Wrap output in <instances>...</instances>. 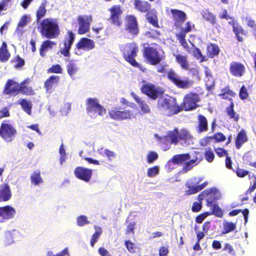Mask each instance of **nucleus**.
<instances>
[{
    "instance_id": "obj_1",
    "label": "nucleus",
    "mask_w": 256,
    "mask_h": 256,
    "mask_svg": "<svg viewBox=\"0 0 256 256\" xmlns=\"http://www.w3.org/2000/svg\"><path fill=\"white\" fill-rule=\"evenodd\" d=\"M120 50L124 59L130 65L139 68L143 72L146 70V68H143L135 60L139 50L138 46L136 43L132 42L126 43L125 44L120 45Z\"/></svg>"
},
{
    "instance_id": "obj_2",
    "label": "nucleus",
    "mask_w": 256,
    "mask_h": 256,
    "mask_svg": "<svg viewBox=\"0 0 256 256\" xmlns=\"http://www.w3.org/2000/svg\"><path fill=\"white\" fill-rule=\"evenodd\" d=\"M42 36L49 39L55 38L60 34L58 23L56 19L46 18L38 24Z\"/></svg>"
},
{
    "instance_id": "obj_3",
    "label": "nucleus",
    "mask_w": 256,
    "mask_h": 256,
    "mask_svg": "<svg viewBox=\"0 0 256 256\" xmlns=\"http://www.w3.org/2000/svg\"><path fill=\"white\" fill-rule=\"evenodd\" d=\"M158 106L168 116L176 114L182 110V107L178 104L176 99L172 97L158 100Z\"/></svg>"
},
{
    "instance_id": "obj_4",
    "label": "nucleus",
    "mask_w": 256,
    "mask_h": 256,
    "mask_svg": "<svg viewBox=\"0 0 256 256\" xmlns=\"http://www.w3.org/2000/svg\"><path fill=\"white\" fill-rule=\"evenodd\" d=\"M86 110L88 114L92 118L96 116H103L106 114V109L102 106L96 98H88L86 100Z\"/></svg>"
},
{
    "instance_id": "obj_5",
    "label": "nucleus",
    "mask_w": 256,
    "mask_h": 256,
    "mask_svg": "<svg viewBox=\"0 0 256 256\" xmlns=\"http://www.w3.org/2000/svg\"><path fill=\"white\" fill-rule=\"evenodd\" d=\"M17 134V130L10 120H3L0 126V136L6 142L13 141Z\"/></svg>"
},
{
    "instance_id": "obj_6",
    "label": "nucleus",
    "mask_w": 256,
    "mask_h": 256,
    "mask_svg": "<svg viewBox=\"0 0 256 256\" xmlns=\"http://www.w3.org/2000/svg\"><path fill=\"white\" fill-rule=\"evenodd\" d=\"M166 78L176 87L181 89H188L192 86L194 81L191 80H182L173 69H170L166 72Z\"/></svg>"
},
{
    "instance_id": "obj_7",
    "label": "nucleus",
    "mask_w": 256,
    "mask_h": 256,
    "mask_svg": "<svg viewBox=\"0 0 256 256\" xmlns=\"http://www.w3.org/2000/svg\"><path fill=\"white\" fill-rule=\"evenodd\" d=\"M143 56L145 60L151 65H156L163 60L157 48L150 46L144 47Z\"/></svg>"
},
{
    "instance_id": "obj_8",
    "label": "nucleus",
    "mask_w": 256,
    "mask_h": 256,
    "mask_svg": "<svg viewBox=\"0 0 256 256\" xmlns=\"http://www.w3.org/2000/svg\"><path fill=\"white\" fill-rule=\"evenodd\" d=\"M200 101L198 94L190 92L186 94L184 98L182 105V110L190 111L196 108L198 105L197 103Z\"/></svg>"
},
{
    "instance_id": "obj_9",
    "label": "nucleus",
    "mask_w": 256,
    "mask_h": 256,
    "mask_svg": "<svg viewBox=\"0 0 256 256\" xmlns=\"http://www.w3.org/2000/svg\"><path fill=\"white\" fill-rule=\"evenodd\" d=\"M124 26L125 30L132 38L137 36L139 34L138 23L134 16L129 14L126 16Z\"/></svg>"
},
{
    "instance_id": "obj_10",
    "label": "nucleus",
    "mask_w": 256,
    "mask_h": 256,
    "mask_svg": "<svg viewBox=\"0 0 256 256\" xmlns=\"http://www.w3.org/2000/svg\"><path fill=\"white\" fill-rule=\"evenodd\" d=\"M110 16L108 19L110 23L116 26L120 27L122 24V15L123 10L120 5H114L108 9Z\"/></svg>"
},
{
    "instance_id": "obj_11",
    "label": "nucleus",
    "mask_w": 256,
    "mask_h": 256,
    "mask_svg": "<svg viewBox=\"0 0 256 256\" xmlns=\"http://www.w3.org/2000/svg\"><path fill=\"white\" fill-rule=\"evenodd\" d=\"M140 91L153 100H156L159 96L162 95L164 93L160 88L156 87L151 83L143 84L140 88Z\"/></svg>"
},
{
    "instance_id": "obj_12",
    "label": "nucleus",
    "mask_w": 256,
    "mask_h": 256,
    "mask_svg": "<svg viewBox=\"0 0 256 256\" xmlns=\"http://www.w3.org/2000/svg\"><path fill=\"white\" fill-rule=\"evenodd\" d=\"M170 12L172 14L171 18L176 28H181L183 24L187 18V16L186 12L182 10L174 8L170 9Z\"/></svg>"
},
{
    "instance_id": "obj_13",
    "label": "nucleus",
    "mask_w": 256,
    "mask_h": 256,
    "mask_svg": "<svg viewBox=\"0 0 256 256\" xmlns=\"http://www.w3.org/2000/svg\"><path fill=\"white\" fill-rule=\"evenodd\" d=\"M204 196L206 198V202L208 206L212 204L221 198V194L216 188H212L206 189L202 192Z\"/></svg>"
},
{
    "instance_id": "obj_14",
    "label": "nucleus",
    "mask_w": 256,
    "mask_h": 256,
    "mask_svg": "<svg viewBox=\"0 0 256 256\" xmlns=\"http://www.w3.org/2000/svg\"><path fill=\"white\" fill-rule=\"evenodd\" d=\"M108 114L110 118L114 120H122L131 118L132 113L130 110L122 111L118 108H114L109 110Z\"/></svg>"
},
{
    "instance_id": "obj_15",
    "label": "nucleus",
    "mask_w": 256,
    "mask_h": 256,
    "mask_svg": "<svg viewBox=\"0 0 256 256\" xmlns=\"http://www.w3.org/2000/svg\"><path fill=\"white\" fill-rule=\"evenodd\" d=\"M20 84L12 79L7 80L4 84L2 93L4 94L16 96L18 94Z\"/></svg>"
},
{
    "instance_id": "obj_16",
    "label": "nucleus",
    "mask_w": 256,
    "mask_h": 256,
    "mask_svg": "<svg viewBox=\"0 0 256 256\" xmlns=\"http://www.w3.org/2000/svg\"><path fill=\"white\" fill-rule=\"evenodd\" d=\"M79 28L78 34H84L88 32L90 28V24L92 22L91 16H80L78 18Z\"/></svg>"
},
{
    "instance_id": "obj_17",
    "label": "nucleus",
    "mask_w": 256,
    "mask_h": 256,
    "mask_svg": "<svg viewBox=\"0 0 256 256\" xmlns=\"http://www.w3.org/2000/svg\"><path fill=\"white\" fill-rule=\"evenodd\" d=\"M75 176L85 182H88L92 176V170L91 169L82 166L76 167L74 170Z\"/></svg>"
},
{
    "instance_id": "obj_18",
    "label": "nucleus",
    "mask_w": 256,
    "mask_h": 256,
    "mask_svg": "<svg viewBox=\"0 0 256 256\" xmlns=\"http://www.w3.org/2000/svg\"><path fill=\"white\" fill-rule=\"evenodd\" d=\"M230 74L234 77L242 76L246 72V68L244 64L238 62H232L229 68Z\"/></svg>"
},
{
    "instance_id": "obj_19",
    "label": "nucleus",
    "mask_w": 256,
    "mask_h": 256,
    "mask_svg": "<svg viewBox=\"0 0 256 256\" xmlns=\"http://www.w3.org/2000/svg\"><path fill=\"white\" fill-rule=\"evenodd\" d=\"M67 34L64 41V47L60 50L64 56H70V50L75 38V35L71 30L68 31Z\"/></svg>"
},
{
    "instance_id": "obj_20",
    "label": "nucleus",
    "mask_w": 256,
    "mask_h": 256,
    "mask_svg": "<svg viewBox=\"0 0 256 256\" xmlns=\"http://www.w3.org/2000/svg\"><path fill=\"white\" fill-rule=\"evenodd\" d=\"M16 214L15 209L10 206L0 207V218H2L3 221L14 218Z\"/></svg>"
},
{
    "instance_id": "obj_21",
    "label": "nucleus",
    "mask_w": 256,
    "mask_h": 256,
    "mask_svg": "<svg viewBox=\"0 0 256 256\" xmlns=\"http://www.w3.org/2000/svg\"><path fill=\"white\" fill-rule=\"evenodd\" d=\"M95 47L94 42L90 39L86 38H81L76 44V48L78 50H90Z\"/></svg>"
},
{
    "instance_id": "obj_22",
    "label": "nucleus",
    "mask_w": 256,
    "mask_h": 256,
    "mask_svg": "<svg viewBox=\"0 0 256 256\" xmlns=\"http://www.w3.org/2000/svg\"><path fill=\"white\" fill-rule=\"evenodd\" d=\"M228 24L232 26V31L236 35V37L238 42H242L244 38L242 35L246 36L247 34L246 32L244 30L242 26L238 24H236L234 20H231L228 22Z\"/></svg>"
},
{
    "instance_id": "obj_23",
    "label": "nucleus",
    "mask_w": 256,
    "mask_h": 256,
    "mask_svg": "<svg viewBox=\"0 0 256 256\" xmlns=\"http://www.w3.org/2000/svg\"><path fill=\"white\" fill-rule=\"evenodd\" d=\"M198 125L196 130L198 134L206 132L208 130V121L206 118L202 114H200L198 116Z\"/></svg>"
},
{
    "instance_id": "obj_24",
    "label": "nucleus",
    "mask_w": 256,
    "mask_h": 256,
    "mask_svg": "<svg viewBox=\"0 0 256 256\" xmlns=\"http://www.w3.org/2000/svg\"><path fill=\"white\" fill-rule=\"evenodd\" d=\"M12 197L10 187L7 183L0 185V202L9 200Z\"/></svg>"
},
{
    "instance_id": "obj_25",
    "label": "nucleus",
    "mask_w": 256,
    "mask_h": 256,
    "mask_svg": "<svg viewBox=\"0 0 256 256\" xmlns=\"http://www.w3.org/2000/svg\"><path fill=\"white\" fill-rule=\"evenodd\" d=\"M164 140L170 144H177L178 143V130L174 128L172 130L168 131L166 135L164 136Z\"/></svg>"
},
{
    "instance_id": "obj_26",
    "label": "nucleus",
    "mask_w": 256,
    "mask_h": 256,
    "mask_svg": "<svg viewBox=\"0 0 256 256\" xmlns=\"http://www.w3.org/2000/svg\"><path fill=\"white\" fill-rule=\"evenodd\" d=\"M228 100L230 102L228 106L226 108V115L230 120H232L235 122H238L240 119V116L234 110V104L232 98H229Z\"/></svg>"
},
{
    "instance_id": "obj_27",
    "label": "nucleus",
    "mask_w": 256,
    "mask_h": 256,
    "mask_svg": "<svg viewBox=\"0 0 256 256\" xmlns=\"http://www.w3.org/2000/svg\"><path fill=\"white\" fill-rule=\"evenodd\" d=\"M193 139V136L188 130L182 128L178 131V141H182L188 144L192 142Z\"/></svg>"
},
{
    "instance_id": "obj_28",
    "label": "nucleus",
    "mask_w": 256,
    "mask_h": 256,
    "mask_svg": "<svg viewBox=\"0 0 256 256\" xmlns=\"http://www.w3.org/2000/svg\"><path fill=\"white\" fill-rule=\"evenodd\" d=\"M248 140L246 130H241L238 134L235 139V146L236 149H240L242 146Z\"/></svg>"
},
{
    "instance_id": "obj_29",
    "label": "nucleus",
    "mask_w": 256,
    "mask_h": 256,
    "mask_svg": "<svg viewBox=\"0 0 256 256\" xmlns=\"http://www.w3.org/2000/svg\"><path fill=\"white\" fill-rule=\"evenodd\" d=\"M190 156L189 154H176L172 156V158L168 160V164H170L173 163L176 164H182L184 162L190 160Z\"/></svg>"
},
{
    "instance_id": "obj_30",
    "label": "nucleus",
    "mask_w": 256,
    "mask_h": 256,
    "mask_svg": "<svg viewBox=\"0 0 256 256\" xmlns=\"http://www.w3.org/2000/svg\"><path fill=\"white\" fill-rule=\"evenodd\" d=\"M220 51L219 46L216 44L210 43L206 46V54L208 58H212L218 56Z\"/></svg>"
},
{
    "instance_id": "obj_31",
    "label": "nucleus",
    "mask_w": 256,
    "mask_h": 256,
    "mask_svg": "<svg viewBox=\"0 0 256 256\" xmlns=\"http://www.w3.org/2000/svg\"><path fill=\"white\" fill-rule=\"evenodd\" d=\"M134 4L135 9L143 13L148 12L151 7L148 2L141 0H134Z\"/></svg>"
},
{
    "instance_id": "obj_32",
    "label": "nucleus",
    "mask_w": 256,
    "mask_h": 256,
    "mask_svg": "<svg viewBox=\"0 0 256 256\" xmlns=\"http://www.w3.org/2000/svg\"><path fill=\"white\" fill-rule=\"evenodd\" d=\"M130 94L138 104L144 114H147L150 112V108L144 100L136 95L134 92H131Z\"/></svg>"
},
{
    "instance_id": "obj_33",
    "label": "nucleus",
    "mask_w": 256,
    "mask_h": 256,
    "mask_svg": "<svg viewBox=\"0 0 256 256\" xmlns=\"http://www.w3.org/2000/svg\"><path fill=\"white\" fill-rule=\"evenodd\" d=\"M146 18L148 23L152 24L154 27L159 28L158 20L156 12L154 10L148 11L146 14Z\"/></svg>"
},
{
    "instance_id": "obj_34",
    "label": "nucleus",
    "mask_w": 256,
    "mask_h": 256,
    "mask_svg": "<svg viewBox=\"0 0 256 256\" xmlns=\"http://www.w3.org/2000/svg\"><path fill=\"white\" fill-rule=\"evenodd\" d=\"M46 0L43 1L36 10V22L38 24L42 21V18H43L46 14L47 10L46 9Z\"/></svg>"
},
{
    "instance_id": "obj_35",
    "label": "nucleus",
    "mask_w": 256,
    "mask_h": 256,
    "mask_svg": "<svg viewBox=\"0 0 256 256\" xmlns=\"http://www.w3.org/2000/svg\"><path fill=\"white\" fill-rule=\"evenodd\" d=\"M175 58L176 62L180 64L182 70H188L189 69L190 64L188 60V56H186L177 54L175 55Z\"/></svg>"
},
{
    "instance_id": "obj_36",
    "label": "nucleus",
    "mask_w": 256,
    "mask_h": 256,
    "mask_svg": "<svg viewBox=\"0 0 256 256\" xmlns=\"http://www.w3.org/2000/svg\"><path fill=\"white\" fill-rule=\"evenodd\" d=\"M10 57V54L8 50L7 44L3 42L0 47V61L2 62H7Z\"/></svg>"
},
{
    "instance_id": "obj_37",
    "label": "nucleus",
    "mask_w": 256,
    "mask_h": 256,
    "mask_svg": "<svg viewBox=\"0 0 256 256\" xmlns=\"http://www.w3.org/2000/svg\"><path fill=\"white\" fill-rule=\"evenodd\" d=\"M56 45V42L50 40H46L44 41L40 48V54L42 57L46 56V53L50 48H52L53 46Z\"/></svg>"
},
{
    "instance_id": "obj_38",
    "label": "nucleus",
    "mask_w": 256,
    "mask_h": 256,
    "mask_svg": "<svg viewBox=\"0 0 256 256\" xmlns=\"http://www.w3.org/2000/svg\"><path fill=\"white\" fill-rule=\"evenodd\" d=\"M60 80V77L58 76H51L44 82V88L47 92L52 90L53 87L57 84Z\"/></svg>"
},
{
    "instance_id": "obj_39",
    "label": "nucleus",
    "mask_w": 256,
    "mask_h": 256,
    "mask_svg": "<svg viewBox=\"0 0 256 256\" xmlns=\"http://www.w3.org/2000/svg\"><path fill=\"white\" fill-rule=\"evenodd\" d=\"M94 228L95 230V232L92 234L90 241V244L92 247L94 246L95 244L98 241L100 236L102 233V230L100 227L94 226Z\"/></svg>"
},
{
    "instance_id": "obj_40",
    "label": "nucleus",
    "mask_w": 256,
    "mask_h": 256,
    "mask_svg": "<svg viewBox=\"0 0 256 256\" xmlns=\"http://www.w3.org/2000/svg\"><path fill=\"white\" fill-rule=\"evenodd\" d=\"M98 152L102 156H106L109 161H112V158L116 157V154L114 152L106 148L104 149L102 146L98 149Z\"/></svg>"
},
{
    "instance_id": "obj_41",
    "label": "nucleus",
    "mask_w": 256,
    "mask_h": 256,
    "mask_svg": "<svg viewBox=\"0 0 256 256\" xmlns=\"http://www.w3.org/2000/svg\"><path fill=\"white\" fill-rule=\"evenodd\" d=\"M30 182L32 184L35 186H37L43 182V180L40 176V172L39 170H36L30 176Z\"/></svg>"
},
{
    "instance_id": "obj_42",
    "label": "nucleus",
    "mask_w": 256,
    "mask_h": 256,
    "mask_svg": "<svg viewBox=\"0 0 256 256\" xmlns=\"http://www.w3.org/2000/svg\"><path fill=\"white\" fill-rule=\"evenodd\" d=\"M19 94L27 96H30L34 95L35 92L32 86L20 85V88L18 89V94Z\"/></svg>"
},
{
    "instance_id": "obj_43",
    "label": "nucleus",
    "mask_w": 256,
    "mask_h": 256,
    "mask_svg": "<svg viewBox=\"0 0 256 256\" xmlns=\"http://www.w3.org/2000/svg\"><path fill=\"white\" fill-rule=\"evenodd\" d=\"M19 104L25 112L29 115L31 114L32 104L30 101H28L26 99H21Z\"/></svg>"
},
{
    "instance_id": "obj_44",
    "label": "nucleus",
    "mask_w": 256,
    "mask_h": 256,
    "mask_svg": "<svg viewBox=\"0 0 256 256\" xmlns=\"http://www.w3.org/2000/svg\"><path fill=\"white\" fill-rule=\"evenodd\" d=\"M228 95L232 97H234L236 95L235 92L230 89L229 86H226L224 88L221 90V93L219 94V96L224 100L229 99L226 96V95Z\"/></svg>"
},
{
    "instance_id": "obj_45",
    "label": "nucleus",
    "mask_w": 256,
    "mask_h": 256,
    "mask_svg": "<svg viewBox=\"0 0 256 256\" xmlns=\"http://www.w3.org/2000/svg\"><path fill=\"white\" fill-rule=\"evenodd\" d=\"M194 48L192 50V55L196 59L200 60V62H202L207 60L206 56L202 54L200 50L196 47L194 44H192Z\"/></svg>"
},
{
    "instance_id": "obj_46",
    "label": "nucleus",
    "mask_w": 256,
    "mask_h": 256,
    "mask_svg": "<svg viewBox=\"0 0 256 256\" xmlns=\"http://www.w3.org/2000/svg\"><path fill=\"white\" fill-rule=\"evenodd\" d=\"M211 206V212H210V215L213 214L218 218H222L223 216V211L222 209L216 204H212Z\"/></svg>"
},
{
    "instance_id": "obj_47",
    "label": "nucleus",
    "mask_w": 256,
    "mask_h": 256,
    "mask_svg": "<svg viewBox=\"0 0 256 256\" xmlns=\"http://www.w3.org/2000/svg\"><path fill=\"white\" fill-rule=\"evenodd\" d=\"M66 68L68 74L70 77H72L78 72V68L77 65L72 60L70 61L66 66Z\"/></svg>"
},
{
    "instance_id": "obj_48",
    "label": "nucleus",
    "mask_w": 256,
    "mask_h": 256,
    "mask_svg": "<svg viewBox=\"0 0 256 256\" xmlns=\"http://www.w3.org/2000/svg\"><path fill=\"white\" fill-rule=\"evenodd\" d=\"M242 212L244 218L245 222H247L248 220V216L249 214V210L248 208L242 210H234L228 213L230 216H235L238 215L239 213Z\"/></svg>"
},
{
    "instance_id": "obj_49",
    "label": "nucleus",
    "mask_w": 256,
    "mask_h": 256,
    "mask_svg": "<svg viewBox=\"0 0 256 256\" xmlns=\"http://www.w3.org/2000/svg\"><path fill=\"white\" fill-rule=\"evenodd\" d=\"M144 34L145 36H146L148 38L154 40H156L158 38L160 33L157 30L151 29L150 30L146 32Z\"/></svg>"
},
{
    "instance_id": "obj_50",
    "label": "nucleus",
    "mask_w": 256,
    "mask_h": 256,
    "mask_svg": "<svg viewBox=\"0 0 256 256\" xmlns=\"http://www.w3.org/2000/svg\"><path fill=\"white\" fill-rule=\"evenodd\" d=\"M236 228V225L234 223L232 222H226L224 224V234H228Z\"/></svg>"
},
{
    "instance_id": "obj_51",
    "label": "nucleus",
    "mask_w": 256,
    "mask_h": 256,
    "mask_svg": "<svg viewBox=\"0 0 256 256\" xmlns=\"http://www.w3.org/2000/svg\"><path fill=\"white\" fill-rule=\"evenodd\" d=\"M202 16L205 20L208 21L212 25L216 24V16L212 12H206L203 14Z\"/></svg>"
},
{
    "instance_id": "obj_52",
    "label": "nucleus",
    "mask_w": 256,
    "mask_h": 256,
    "mask_svg": "<svg viewBox=\"0 0 256 256\" xmlns=\"http://www.w3.org/2000/svg\"><path fill=\"white\" fill-rule=\"evenodd\" d=\"M239 96L242 100H246L249 96L248 90L244 84H243L240 89Z\"/></svg>"
},
{
    "instance_id": "obj_53",
    "label": "nucleus",
    "mask_w": 256,
    "mask_h": 256,
    "mask_svg": "<svg viewBox=\"0 0 256 256\" xmlns=\"http://www.w3.org/2000/svg\"><path fill=\"white\" fill-rule=\"evenodd\" d=\"M158 154L154 151L148 152L146 156V161L148 164H152L158 158Z\"/></svg>"
},
{
    "instance_id": "obj_54",
    "label": "nucleus",
    "mask_w": 256,
    "mask_h": 256,
    "mask_svg": "<svg viewBox=\"0 0 256 256\" xmlns=\"http://www.w3.org/2000/svg\"><path fill=\"white\" fill-rule=\"evenodd\" d=\"M62 68L61 66L58 64L52 65L51 68H48L47 70L48 73H54V74H62Z\"/></svg>"
},
{
    "instance_id": "obj_55",
    "label": "nucleus",
    "mask_w": 256,
    "mask_h": 256,
    "mask_svg": "<svg viewBox=\"0 0 256 256\" xmlns=\"http://www.w3.org/2000/svg\"><path fill=\"white\" fill-rule=\"evenodd\" d=\"M159 172V168L158 166H154L148 170L147 175L148 177L152 178L155 176Z\"/></svg>"
},
{
    "instance_id": "obj_56",
    "label": "nucleus",
    "mask_w": 256,
    "mask_h": 256,
    "mask_svg": "<svg viewBox=\"0 0 256 256\" xmlns=\"http://www.w3.org/2000/svg\"><path fill=\"white\" fill-rule=\"evenodd\" d=\"M205 159L208 162H212L214 158V154L213 151L210 149L208 148L206 150L204 154Z\"/></svg>"
},
{
    "instance_id": "obj_57",
    "label": "nucleus",
    "mask_w": 256,
    "mask_h": 256,
    "mask_svg": "<svg viewBox=\"0 0 256 256\" xmlns=\"http://www.w3.org/2000/svg\"><path fill=\"white\" fill-rule=\"evenodd\" d=\"M216 142H220L226 140V136L221 132H218L212 136Z\"/></svg>"
},
{
    "instance_id": "obj_58",
    "label": "nucleus",
    "mask_w": 256,
    "mask_h": 256,
    "mask_svg": "<svg viewBox=\"0 0 256 256\" xmlns=\"http://www.w3.org/2000/svg\"><path fill=\"white\" fill-rule=\"evenodd\" d=\"M194 26L190 22H187L186 24V27L184 28H180V32L179 34L186 35L187 33L192 31V28Z\"/></svg>"
},
{
    "instance_id": "obj_59",
    "label": "nucleus",
    "mask_w": 256,
    "mask_h": 256,
    "mask_svg": "<svg viewBox=\"0 0 256 256\" xmlns=\"http://www.w3.org/2000/svg\"><path fill=\"white\" fill-rule=\"evenodd\" d=\"M76 223L78 226H82L90 223L87 217L85 216H80L76 218Z\"/></svg>"
},
{
    "instance_id": "obj_60",
    "label": "nucleus",
    "mask_w": 256,
    "mask_h": 256,
    "mask_svg": "<svg viewBox=\"0 0 256 256\" xmlns=\"http://www.w3.org/2000/svg\"><path fill=\"white\" fill-rule=\"evenodd\" d=\"M186 35L182 34H176V37L181 45L184 48H188V46L186 40Z\"/></svg>"
},
{
    "instance_id": "obj_61",
    "label": "nucleus",
    "mask_w": 256,
    "mask_h": 256,
    "mask_svg": "<svg viewBox=\"0 0 256 256\" xmlns=\"http://www.w3.org/2000/svg\"><path fill=\"white\" fill-rule=\"evenodd\" d=\"M188 190L186 191V194L188 195H191L196 194L200 191V188L198 185L196 186H188Z\"/></svg>"
},
{
    "instance_id": "obj_62",
    "label": "nucleus",
    "mask_w": 256,
    "mask_h": 256,
    "mask_svg": "<svg viewBox=\"0 0 256 256\" xmlns=\"http://www.w3.org/2000/svg\"><path fill=\"white\" fill-rule=\"evenodd\" d=\"M214 150L217 156L220 158H222L225 156H226L228 155V152L222 148L219 147L214 148Z\"/></svg>"
},
{
    "instance_id": "obj_63",
    "label": "nucleus",
    "mask_w": 256,
    "mask_h": 256,
    "mask_svg": "<svg viewBox=\"0 0 256 256\" xmlns=\"http://www.w3.org/2000/svg\"><path fill=\"white\" fill-rule=\"evenodd\" d=\"M212 140V136H204L200 140V144L202 146H206L210 144Z\"/></svg>"
},
{
    "instance_id": "obj_64",
    "label": "nucleus",
    "mask_w": 256,
    "mask_h": 256,
    "mask_svg": "<svg viewBox=\"0 0 256 256\" xmlns=\"http://www.w3.org/2000/svg\"><path fill=\"white\" fill-rule=\"evenodd\" d=\"M239 178H244L249 174V172L246 170L237 167L235 170H234Z\"/></svg>"
}]
</instances>
